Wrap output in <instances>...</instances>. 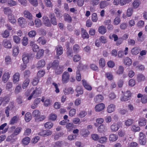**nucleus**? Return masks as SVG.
Listing matches in <instances>:
<instances>
[{
	"label": "nucleus",
	"instance_id": "nucleus-57",
	"mask_svg": "<svg viewBox=\"0 0 147 147\" xmlns=\"http://www.w3.org/2000/svg\"><path fill=\"white\" fill-rule=\"evenodd\" d=\"M133 9L132 8H129L127 9L126 13V15L128 17H130L132 14Z\"/></svg>",
	"mask_w": 147,
	"mask_h": 147
},
{
	"label": "nucleus",
	"instance_id": "nucleus-63",
	"mask_svg": "<svg viewBox=\"0 0 147 147\" xmlns=\"http://www.w3.org/2000/svg\"><path fill=\"white\" fill-rule=\"evenodd\" d=\"M39 81V78L38 76L35 77L33 79L32 84L34 85H36Z\"/></svg>",
	"mask_w": 147,
	"mask_h": 147
},
{
	"label": "nucleus",
	"instance_id": "nucleus-51",
	"mask_svg": "<svg viewBox=\"0 0 147 147\" xmlns=\"http://www.w3.org/2000/svg\"><path fill=\"white\" fill-rule=\"evenodd\" d=\"M38 42L39 43H41L42 45H44L45 44L47 40L44 39L42 37H39L37 40Z\"/></svg>",
	"mask_w": 147,
	"mask_h": 147
},
{
	"label": "nucleus",
	"instance_id": "nucleus-23",
	"mask_svg": "<svg viewBox=\"0 0 147 147\" xmlns=\"http://www.w3.org/2000/svg\"><path fill=\"white\" fill-rule=\"evenodd\" d=\"M44 52V50L42 49H40L36 55V58L37 59H39L42 57Z\"/></svg>",
	"mask_w": 147,
	"mask_h": 147
},
{
	"label": "nucleus",
	"instance_id": "nucleus-43",
	"mask_svg": "<svg viewBox=\"0 0 147 147\" xmlns=\"http://www.w3.org/2000/svg\"><path fill=\"white\" fill-rule=\"evenodd\" d=\"M59 65V62L57 60H54L51 64V67L54 69H55Z\"/></svg>",
	"mask_w": 147,
	"mask_h": 147
},
{
	"label": "nucleus",
	"instance_id": "nucleus-31",
	"mask_svg": "<svg viewBox=\"0 0 147 147\" xmlns=\"http://www.w3.org/2000/svg\"><path fill=\"white\" fill-rule=\"evenodd\" d=\"M82 34L83 38H88L89 37V35L85 30H84L83 28H81Z\"/></svg>",
	"mask_w": 147,
	"mask_h": 147
},
{
	"label": "nucleus",
	"instance_id": "nucleus-44",
	"mask_svg": "<svg viewBox=\"0 0 147 147\" xmlns=\"http://www.w3.org/2000/svg\"><path fill=\"white\" fill-rule=\"evenodd\" d=\"M22 45L24 46H26L28 44V38L25 36L23 37L22 40Z\"/></svg>",
	"mask_w": 147,
	"mask_h": 147
},
{
	"label": "nucleus",
	"instance_id": "nucleus-62",
	"mask_svg": "<svg viewBox=\"0 0 147 147\" xmlns=\"http://www.w3.org/2000/svg\"><path fill=\"white\" fill-rule=\"evenodd\" d=\"M45 118V117L44 115L40 116L37 118H35V121L37 122H38L44 120Z\"/></svg>",
	"mask_w": 147,
	"mask_h": 147
},
{
	"label": "nucleus",
	"instance_id": "nucleus-61",
	"mask_svg": "<svg viewBox=\"0 0 147 147\" xmlns=\"http://www.w3.org/2000/svg\"><path fill=\"white\" fill-rule=\"evenodd\" d=\"M57 117V115L56 114L51 113L50 115L49 119L52 121H55Z\"/></svg>",
	"mask_w": 147,
	"mask_h": 147
},
{
	"label": "nucleus",
	"instance_id": "nucleus-59",
	"mask_svg": "<svg viewBox=\"0 0 147 147\" xmlns=\"http://www.w3.org/2000/svg\"><path fill=\"white\" fill-rule=\"evenodd\" d=\"M29 2L33 6L36 7L38 5L37 0H28Z\"/></svg>",
	"mask_w": 147,
	"mask_h": 147
},
{
	"label": "nucleus",
	"instance_id": "nucleus-17",
	"mask_svg": "<svg viewBox=\"0 0 147 147\" xmlns=\"http://www.w3.org/2000/svg\"><path fill=\"white\" fill-rule=\"evenodd\" d=\"M19 119V117L18 115H16L13 117L11 119L9 122V124L11 125H13L17 122Z\"/></svg>",
	"mask_w": 147,
	"mask_h": 147
},
{
	"label": "nucleus",
	"instance_id": "nucleus-50",
	"mask_svg": "<svg viewBox=\"0 0 147 147\" xmlns=\"http://www.w3.org/2000/svg\"><path fill=\"white\" fill-rule=\"evenodd\" d=\"M2 102L4 104H6L9 101V98L7 96H5L4 97H0Z\"/></svg>",
	"mask_w": 147,
	"mask_h": 147
},
{
	"label": "nucleus",
	"instance_id": "nucleus-9",
	"mask_svg": "<svg viewBox=\"0 0 147 147\" xmlns=\"http://www.w3.org/2000/svg\"><path fill=\"white\" fill-rule=\"evenodd\" d=\"M105 107V105L101 103L97 105L95 107V109L96 111H100L104 109Z\"/></svg>",
	"mask_w": 147,
	"mask_h": 147
},
{
	"label": "nucleus",
	"instance_id": "nucleus-47",
	"mask_svg": "<svg viewBox=\"0 0 147 147\" xmlns=\"http://www.w3.org/2000/svg\"><path fill=\"white\" fill-rule=\"evenodd\" d=\"M53 123L51 122H48L45 124V126L48 129L51 128L53 126Z\"/></svg>",
	"mask_w": 147,
	"mask_h": 147
},
{
	"label": "nucleus",
	"instance_id": "nucleus-37",
	"mask_svg": "<svg viewBox=\"0 0 147 147\" xmlns=\"http://www.w3.org/2000/svg\"><path fill=\"white\" fill-rule=\"evenodd\" d=\"M30 82L29 80L26 78L24 82L22 84V88L23 89H25L28 85Z\"/></svg>",
	"mask_w": 147,
	"mask_h": 147
},
{
	"label": "nucleus",
	"instance_id": "nucleus-58",
	"mask_svg": "<svg viewBox=\"0 0 147 147\" xmlns=\"http://www.w3.org/2000/svg\"><path fill=\"white\" fill-rule=\"evenodd\" d=\"M4 12L5 14L9 15L11 14V11L9 7H5L4 9Z\"/></svg>",
	"mask_w": 147,
	"mask_h": 147
},
{
	"label": "nucleus",
	"instance_id": "nucleus-53",
	"mask_svg": "<svg viewBox=\"0 0 147 147\" xmlns=\"http://www.w3.org/2000/svg\"><path fill=\"white\" fill-rule=\"evenodd\" d=\"M99 142L101 143H104L107 142V138L105 136L99 138Z\"/></svg>",
	"mask_w": 147,
	"mask_h": 147
},
{
	"label": "nucleus",
	"instance_id": "nucleus-1",
	"mask_svg": "<svg viewBox=\"0 0 147 147\" xmlns=\"http://www.w3.org/2000/svg\"><path fill=\"white\" fill-rule=\"evenodd\" d=\"M70 78V75L68 72L65 71L63 74L62 76V81L63 83H67Z\"/></svg>",
	"mask_w": 147,
	"mask_h": 147
},
{
	"label": "nucleus",
	"instance_id": "nucleus-25",
	"mask_svg": "<svg viewBox=\"0 0 147 147\" xmlns=\"http://www.w3.org/2000/svg\"><path fill=\"white\" fill-rule=\"evenodd\" d=\"M64 20L69 23L71 22V18L70 16L67 13H65L63 16Z\"/></svg>",
	"mask_w": 147,
	"mask_h": 147
},
{
	"label": "nucleus",
	"instance_id": "nucleus-28",
	"mask_svg": "<svg viewBox=\"0 0 147 147\" xmlns=\"http://www.w3.org/2000/svg\"><path fill=\"white\" fill-rule=\"evenodd\" d=\"M22 128L21 127L17 128L14 131L13 133L11 135V137H14L18 135L21 131Z\"/></svg>",
	"mask_w": 147,
	"mask_h": 147
},
{
	"label": "nucleus",
	"instance_id": "nucleus-60",
	"mask_svg": "<svg viewBox=\"0 0 147 147\" xmlns=\"http://www.w3.org/2000/svg\"><path fill=\"white\" fill-rule=\"evenodd\" d=\"M36 32L35 31L32 30L28 33V35L30 37L32 38L36 36Z\"/></svg>",
	"mask_w": 147,
	"mask_h": 147
},
{
	"label": "nucleus",
	"instance_id": "nucleus-4",
	"mask_svg": "<svg viewBox=\"0 0 147 147\" xmlns=\"http://www.w3.org/2000/svg\"><path fill=\"white\" fill-rule=\"evenodd\" d=\"M30 55L28 53H24L22 56V60L24 63L27 64L29 61Z\"/></svg>",
	"mask_w": 147,
	"mask_h": 147
},
{
	"label": "nucleus",
	"instance_id": "nucleus-24",
	"mask_svg": "<svg viewBox=\"0 0 147 147\" xmlns=\"http://www.w3.org/2000/svg\"><path fill=\"white\" fill-rule=\"evenodd\" d=\"M123 62L125 65L128 66L130 65L132 63L131 59L128 57H126L124 59Z\"/></svg>",
	"mask_w": 147,
	"mask_h": 147
},
{
	"label": "nucleus",
	"instance_id": "nucleus-33",
	"mask_svg": "<svg viewBox=\"0 0 147 147\" xmlns=\"http://www.w3.org/2000/svg\"><path fill=\"white\" fill-rule=\"evenodd\" d=\"M57 55H61L63 53V48L61 47H57L56 48Z\"/></svg>",
	"mask_w": 147,
	"mask_h": 147
},
{
	"label": "nucleus",
	"instance_id": "nucleus-15",
	"mask_svg": "<svg viewBox=\"0 0 147 147\" xmlns=\"http://www.w3.org/2000/svg\"><path fill=\"white\" fill-rule=\"evenodd\" d=\"M115 108V105L113 104H111L107 107V111L108 113H111L113 112Z\"/></svg>",
	"mask_w": 147,
	"mask_h": 147
},
{
	"label": "nucleus",
	"instance_id": "nucleus-22",
	"mask_svg": "<svg viewBox=\"0 0 147 147\" xmlns=\"http://www.w3.org/2000/svg\"><path fill=\"white\" fill-rule=\"evenodd\" d=\"M19 76L20 74L19 73H16L14 75L13 80L14 83H16L18 82L19 80Z\"/></svg>",
	"mask_w": 147,
	"mask_h": 147
},
{
	"label": "nucleus",
	"instance_id": "nucleus-3",
	"mask_svg": "<svg viewBox=\"0 0 147 147\" xmlns=\"http://www.w3.org/2000/svg\"><path fill=\"white\" fill-rule=\"evenodd\" d=\"M52 131L50 130H45L40 132L38 134L43 137H47L51 135Z\"/></svg>",
	"mask_w": 147,
	"mask_h": 147
},
{
	"label": "nucleus",
	"instance_id": "nucleus-5",
	"mask_svg": "<svg viewBox=\"0 0 147 147\" xmlns=\"http://www.w3.org/2000/svg\"><path fill=\"white\" fill-rule=\"evenodd\" d=\"M3 45L5 48L8 49L11 48V44L9 40L7 39H4L2 42Z\"/></svg>",
	"mask_w": 147,
	"mask_h": 147
},
{
	"label": "nucleus",
	"instance_id": "nucleus-13",
	"mask_svg": "<svg viewBox=\"0 0 147 147\" xmlns=\"http://www.w3.org/2000/svg\"><path fill=\"white\" fill-rule=\"evenodd\" d=\"M137 79L138 82H141L146 79L145 76L142 74H139L137 75Z\"/></svg>",
	"mask_w": 147,
	"mask_h": 147
},
{
	"label": "nucleus",
	"instance_id": "nucleus-7",
	"mask_svg": "<svg viewBox=\"0 0 147 147\" xmlns=\"http://www.w3.org/2000/svg\"><path fill=\"white\" fill-rule=\"evenodd\" d=\"M43 22L45 26L48 27H51V24L49 19L47 16H44L42 18Z\"/></svg>",
	"mask_w": 147,
	"mask_h": 147
},
{
	"label": "nucleus",
	"instance_id": "nucleus-64",
	"mask_svg": "<svg viewBox=\"0 0 147 147\" xmlns=\"http://www.w3.org/2000/svg\"><path fill=\"white\" fill-rule=\"evenodd\" d=\"M141 102L144 104H145L147 102V96L144 95L141 99Z\"/></svg>",
	"mask_w": 147,
	"mask_h": 147
},
{
	"label": "nucleus",
	"instance_id": "nucleus-2",
	"mask_svg": "<svg viewBox=\"0 0 147 147\" xmlns=\"http://www.w3.org/2000/svg\"><path fill=\"white\" fill-rule=\"evenodd\" d=\"M131 96V94L129 91H127L124 93V96L120 98L122 101H125L129 99Z\"/></svg>",
	"mask_w": 147,
	"mask_h": 147
},
{
	"label": "nucleus",
	"instance_id": "nucleus-48",
	"mask_svg": "<svg viewBox=\"0 0 147 147\" xmlns=\"http://www.w3.org/2000/svg\"><path fill=\"white\" fill-rule=\"evenodd\" d=\"M76 79L78 81H80L81 80V75L79 70L78 69L76 72Z\"/></svg>",
	"mask_w": 147,
	"mask_h": 147
},
{
	"label": "nucleus",
	"instance_id": "nucleus-6",
	"mask_svg": "<svg viewBox=\"0 0 147 147\" xmlns=\"http://www.w3.org/2000/svg\"><path fill=\"white\" fill-rule=\"evenodd\" d=\"M24 17L27 19L29 20L32 21L33 18V17L32 14L28 11L25 10L23 12Z\"/></svg>",
	"mask_w": 147,
	"mask_h": 147
},
{
	"label": "nucleus",
	"instance_id": "nucleus-18",
	"mask_svg": "<svg viewBox=\"0 0 147 147\" xmlns=\"http://www.w3.org/2000/svg\"><path fill=\"white\" fill-rule=\"evenodd\" d=\"M67 49V52L66 53L67 57L70 58H72L73 56V52L72 48L68 47Z\"/></svg>",
	"mask_w": 147,
	"mask_h": 147
},
{
	"label": "nucleus",
	"instance_id": "nucleus-26",
	"mask_svg": "<svg viewBox=\"0 0 147 147\" xmlns=\"http://www.w3.org/2000/svg\"><path fill=\"white\" fill-rule=\"evenodd\" d=\"M13 108V107L12 105L8 106L6 107L5 110V113L6 114L7 117L9 116V111L11 110Z\"/></svg>",
	"mask_w": 147,
	"mask_h": 147
},
{
	"label": "nucleus",
	"instance_id": "nucleus-38",
	"mask_svg": "<svg viewBox=\"0 0 147 147\" xmlns=\"http://www.w3.org/2000/svg\"><path fill=\"white\" fill-rule=\"evenodd\" d=\"M117 136L115 134H111L110 136L109 139L111 141H115L117 140Z\"/></svg>",
	"mask_w": 147,
	"mask_h": 147
},
{
	"label": "nucleus",
	"instance_id": "nucleus-49",
	"mask_svg": "<svg viewBox=\"0 0 147 147\" xmlns=\"http://www.w3.org/2000/svg\"><path fill=\"white\" fill-rule=\"evenodd\" d=\"M80 47L77 44H75L73 47V49L74 53H77L79 51Z\"/></svg>",
	"mask_w": 147,
	"mask_h": 147
},
{
	"label": "nucleus",
	"instance_id": "nucleus-20",
	"mask_svg": "<svg viewBox=\"0 0 147 147\" xmlns=\"http://www.w3.org/2000/svg\"><path fill=\"white\" fill-rule=\"evenodd\" d=\"M99 32L102 34H104L106 32L107 30L106 27L103 26H101L99 27L98 28Z\"/></svg>",
	"mask_w": 147,
	"mask_h": 147
},
{
	"label": "nucleus",
	"instance_id": "nucleus-45",
	"mask_svg": "<svg viewBox=\"0 0 147 147\" xmlns=\"http://www.w3.org/2000/svg\"><path fill=\"white\" fill-rule=\"evenodd\" d=\"M124 68L123 66H119V68L116 71V73L119 75L121 74L123 72Z\"/></svg>",
	"mask_w": 147,
	"mask_h": 147
},
{
	"label": "nucleus",
	"instance_id": "nucleus-27",
	"mask_svg": "<svg viewBox=\"0 0 147 147\" xmlns=\"http://www.w3.org/2000/svg\"><path fill=\"white\" fill-rule=\"evenodd\" d=\"M131 52L133 55H136L139 53L140 50L138 47H135L132 49Z\"/></svg>",
	"mask_w": 147,
	"mask_h": 147
},
{
	"label": "nucleus",
	"instance_id": "nucleus-10",
	"mask_svg": "<svg viewBox=\"0 0 147 147\" xmlns=\"http://www.w3.org/2000/svg\"><path fill=\"white\" fill-rule=\"evenodd\" d=\"M18 22L20 26L22 27H23L24 25L26 24V21L23 17H21L18 19Z\"/></svg>",
	"mask_w": 147,
	"mask_h": 147
},
{
	"label": "nucleus",
	"instance_id": "nucleus-39",
	"mask_svg": "<svg viewBox=\"0 0 147 147\" xmlns=\"http://www.w3.org/2000/svg\"><path fill=\"white\" fill-rule=\"evenodd\" d=\"M76 91L80 94H82L83 93V90L82 88L80 86H77L76 89Z\"/></svg>",
	"mask_w": 147,
	"mask_h": 147
},
{
	"label": "nucleus",
	"instance_id": "nucleus-14",
	"mask_svg": "<svg viewBox=\"0 0 147 147\" xmlns=\"http://www.w3.org/2000/svg\"><path fill=\"white\" fill-rule=\"evenodd\" d=\"M8 21L11 24H16V20L12 14L8 15Z\"/></svg>",
	"mask_w": 147,
	"mask_h": 147
},
{
	"label": "nucleus",
	"instance_id": "nucleus-8",
	"mask_svg": "<svg viewBox=\"0 0 147 147\" xmlns=\"http://www.w3.org/2000/svg\"><path fill=\"white\" fill-rule=\"evenodd\" d=\"M82 82L83 86L87 90L89 91L92 90V86L87 82L86 81L84 80H82Z\"/></svg>",
	"mask_w": 147,
	"mask_h": 147
},
{
	"label": "nucleus",
	"instance_id": "nucleus-36",
	"mask_svg": "<svg viewBox=\"0 0 147 147\" xmlns=\"http://www.w3.org/2000/svg\"><path fill=\"white\" fill-rule=\"evenodd\" d=\"M9 77V73H5L3 76V80L5 82L8 81Z\"/></svg>",
	"mask_w": 147,
	"mask_h": 147
},
{
	"label": "nucleus",
	"instance_id": "nucleus-35",
	"mask_svg": "<svg viewBox=\"0 0 147 147\" xmlns=\"http://www.w3.org/2000/svg\"><path fill=\"white\" fill-rule=\"evenodd\" d=\"M139 141L140 144L141 145H145L146 142V137L143 138L142 137L139 138Z\"/></svg>",
	"mask_w": 147,
	"mask_h": 147
},
{
	"label": "nucleus",
	"instance_id": "nucleus-16",
	"mask_svg": "<svg viewBox=\"0 0 147 147\" xmlns=\"http://www.w3.org/2000/svg\"><path fill=\"white\" fill-rule=\"evenodd\" d=\"M120 127L119 125L118 124L114 123L111 126V129L113 131H117Z\"/></svg>",
	"mask_w": 147,
	"mask_h": 147
},
{
	"label": "nucleus",
	"instance_id": "nucleus-11",
	"mask_svg": "<svg viewBox=\"0 0 147 147\" xmlns=\"http://www.w3.org/2000/svg\"><path fill=\"white\" fill-rule=\"evenodd\" d=\"M41 88L40 87L36 88V89L32 92V94L34 95V97L35 98L36 97L38 96L41 93Z\"/></svg>",
	"mask_w": 147,
	"mask_h": 147
},
{
	"label": "nucleus",
	"instance_id": "nucleus-41",
	"mask_svg": "<svg viewBox=\"0 0 147 147\" xmlns=\"http://www.w3.org/2000/svg\"><path fill=\"white\" fill-rule=\"evenodd\" d=\"M31 118V115L29 113H26L25 116V119L27 122L29 121Z\"/></svg>",
	"mask_w": 147,
	"mask_h": 147
},
{
	"label": "nucleus",
	"instance_id": "nucleus-32",
	"mask_svg": "<svg viewBox=\"0 0 147 147\" xmlns=\"http://www.w3.org/2000/svg\"><path fill=\"white\" fill-rule=\"evenodd\" d=\"M109 5V3L106 1H102L100 2V7L103 9Z\"/></svg>",
	"mask_w": 147,
	"mask_h": 147
},
{
	"label": "nucleus",
	"instance_id": "nucleus-34",
	"mask_svg": "<svg viewBox=\"0 0 147 147\" xmlns=\"http://www.w3.org/2000/svg\"><path fill=\"white\" fill-rule=\"evenodd\" d=\"M10 33L7 30H5L1 33V36L3 38H7L9 36Z\"/></svg>",
	"mask_w": 147,
	"mask_h": 147
},
{
	"label": "nucleus",
	"instance_id": "nucleus-55",
	"mask_svg": "<svg viewBox=\"0 0 147 147\" xmlns=\"http://www.w3.org/2000/svg\"><path fill=\"white\" fill-rule=\"evenodd\" d=\"M92 20L94 22H96L98 20L97 15L95 13H94L92 15Z\"/></svg>",
	"mask_w": 147,
	"mask_h": 147
},
{
	"label": "nucleus",
	"instance_id": "nucleus-42",
	"mask_svg": "<svg viewBox=\"0 0 147 147\" xmlns=\"http://www.w3.org/2000/svg\"><path fill=\"white\" fill-rule=\"evenodd\" d=\"M141 4V2L139 0L134 1L133 3V6L134 8H137Z\"/></svg>",
	"mask_w": 147,
	"mask_h": 147
},
{
	"label": "nucleus",
	"instance_id": "nucleus-40",
	"mask_svg": "<svg viewBox=\"0 0 147 147\" xmlns=\"http://www.w3.org/2000/svg\"><path fill=\"white\" fill-rule=\"evenodd\" d=\"M133 119H129L125 121V125L127 126H130L133 123Z\"/></svg>",
	"mask_w": 147,
	"mask_h": 147
},
{
	"label": "nucleus",
	"instance_id": "nucleus-54",
	"mask_svg": "<svg viewBox=\"0 0 147 147\" xmlns=\"http://www.w3.org/2000/svg\"><path fill=\"white\" fill-rule=\"evenodd\" d=\"M99 64L101 67H104L105 64V60L103 58L100 59L99 61Z\"/></svg>",
	"mask_w": 147,
	"mask_h": 147
},
{
	"label": "nucleus",
	"instance_id": "nucleus-19",
	"mask_svg": "<svg viewBox=\"0 0 147 147\" xmlns=\"http://www.w3.org/2000/svg\"><path fill=\"white\" fill-rule=\"evenodd\" d=\"M30 45L32 47V50L34 52H36L38 49V46L34 43V42L32 41L30 43Z\"/></svg>",
	"mask_w": 147,
	"mask_h": 147
},
{
	"label": "nucleus",
	"instance_id": "nucleus-56",
	"mask_svg": "<svg viewBox=\"0 0 147 147\" xmlns=\"http://www.w3.org/2000/svg\"><path fill=\"white\" fill-rule=\"evenodd\" d=\"M13 38V41L16 43L18 44L20 42V39L18 36H14Z\"/></svg>",
	"mask_w": 147,
	"mask_h": 147
},
{
	"label": "nucleus",
	"instance_id": "nucleus-30",
	"mask_svg": "<svg viewBox=\"0 0 147 147\" xmlns=\"http://www.w3.org/2000/svg\"><path fill=\"white\" fill-rule=\"evenodd\" d=\"M98 131L99 132L103 133L106 131V129L105 125L103 124H102L98 127Z\"/></svg>",
	"mask_w": 147,
	"mask_h": 147
},
{
	"label": "nucleus",
	"instance_id": "nucleus-46",
	"mask_svg": "<svg viewBox=\"0 0 147 147\" xmlns=\"http://www.w3.org/2000/svg\"><path fill=\"white\" fill-rule=\"evenodd\" d=\"M45 5L47 7H52L53 4L51 2V0H45Z\"/></svg>",
	"mask_w": 147,
	"mask_h": 147
},
{
	"label": "nucleus",
	"instance_id": "nucleus-29",
	"mask_svg": "<svg viewBox=\"0 0 147 147\" xmlns=\"http://www.w3.org/2000/svg\"><path fill=\"white\" fill-rule=\"evenodd\" d=\"M32 117L37 118L40 116V113L38 110H35L32 112Z\"/></svg>",
	"mask_w": 147,
	"mask_h": 147
},
{
	"label": "nucleus",
	"instance_id": "nucleus-21",
	"mask_svg": "<svg viewBox=\"0 0 147 147\" xmlns=\"http://www.w3.org/2000/svg\"><path fill=\"white\" fill-rule=\"evenodd\" d=\"M45 64V61L42 59L39 61L37 63L36 65V67L37 68H40L43 67Z\"/></svg>",
	"mask_w": 147,
	"mask_h": 147
},
{
	"label": "nucleus",
	"instance_id": "nucleus-12",
	"mask_svg": "<svg viewBox=\"0 0 147 147\" xmlns=\"http://www.w3.org/2000/svg\"><path fill=\"white\" fill-rule=\"evenodd\" d=\"M146 119L143 117H140L138 120V124L140 126H144L146 123Z\"/></svg>",
	"mask_w": 147,
	"mask_h": 147
},
{
	"label": "nucleus",
	"instance_id": "nucleus-52",
	"mask_svg": "<svg viewBox=\"0 0 147 147\" xmlns=\"http://www.w3.org/2000/svg\"><path fill=\"white\" fill-rule=\"evenodd\" d=\"M30 139L29 137H27L24 138L22 140V142L23 144L27 145L28 144L30 141Z\"/></svg>",
	"mask_w": 147,
	"mask_h": 147
}]
</instances>
